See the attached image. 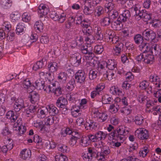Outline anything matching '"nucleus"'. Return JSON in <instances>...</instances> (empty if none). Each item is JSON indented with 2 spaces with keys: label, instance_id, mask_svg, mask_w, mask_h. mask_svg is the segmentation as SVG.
Wrapping results in <instances>:
<instances>
[{
  "label": "nucleus",
  "instance_id": "5fc2aeb1",
  "mask_svg": "<svg viewBox=\"0 0 161 161\" xmlns=\"http://www.w3.org/2000/svg\"><path fill=\"white\" fill-rule=\"evenodd\" d=\"M151 48V52L152 54H154L156 55L159 54L160 49L158 45L154 44L152 46Z\"/></svg>",
  "mask_w": 161,
  "mask_h": 161
},
{
  "label": "nucleus",
  "instance_id": "2f4dec72",
  "mask_svg": "<svg viewBox=\"0 0 161 161\" xmlns=\"http://www.w3.org/2000/svg\"><path fill=\"white\" fill-rule=\"evenodd\" d=\"M107 133L101 131H98L96 133V136L98 141L104 140L107 136Z\"/></svg>",
  "mask_w": 161,
  "mask_h": 161
},
{
  "label": "nucleus",
  "instance_id": "a19ab883",
  "mask_svg": "<svg viewBox=\"0 0 161 161\" xmlns=\"http://www.w3.org/2000/svg\"><path fill=\"white\" fill-rule=\"evenodd\" d=\"M123 46V44L118 43L116 45L114 48L113 53L116 55H118L120 53L121 51V48Z\"/></svg>",
  "mask_w": 161,
  "mask_h": 161
},
{
  "label": "nucleus",
  "instance_id": "ea45409f",
  "mask_svg": "<svg viewBox=\"0 0 161 161\" xmlns=\"http://www.w3.org/2000/svg\"><path fill=\"white\" fill-rule=\"evenodd\" d=\"M112 33L113 32L110 30H107L104 31L103 33V37L107 39L108 42L110 41L111 38H112Z\"/></svg>",
  "mask_w": 161,
  "mask_h": 161
},
{
  "label": "nucleus",
  "instance_id": "bb28decb",
  "mask_svg": "<svg viewBox=\"0 0 161 161\" xmlns=\"http://www.w3.org/2000/svg\"><path fill=\"white\" fill-rule=\"evenodd\" d=\"M48 114V109L46 107H43L38 110L37 113V117L38 118L42 119L45 117Z\"/></svg>",
  "mask_w": 161,
  "mask_h": 161
},
{
  "label": "nucleus",
  "instance_id": "20e7f679",
  "mask_svg": "<svg viewBox=\"0 0 161 161\" xmlns=\"http://www.w3.org/2000/svg\"><path fill=\"white\" fill-rule=\"evenodd\" d=\"M117 132L116 137L118 140L123 141L125 139V136L128 134L129 131L127 127L121 126L118 128Z\"/></svg>",
  "mask_w": 161,
  "mask_h": 161
},
{
  "label": "nucleus",
  "instance_id": "f03ea898",
  "mask_svg": "<svg viewBox=\"0 0 161 161\" xmlns=\"http://www.w3.org/2000/svg\"><path fill=\"white\" fill-rule=\"evenodd\" d=\"M50 16L54 21L63 23L66 20V14L64 12L60 14L58 12L52 11L50 14Z\"/></svg>",
  "mask_w": 161,
  "mask_h": 161
},
{
  "label": "nucleus",
  "instance_id": "4d7b16f0",
  "mask_svg": "<svg viewBox=\"0 0 161 161\" xmlns=\"http://www.w3.org/2000/svg\"><path fill=\"white\" fill-rule=\"evenodd\" d=\"M104 7L105 10L107 9L108 11L110 12L114 8V4L112 2H108L105 4Z\"/></svg>",
  "mask_w": 161,
  "mask_h": 161
},
{
  "label": "nucleus",
  "instance_id": "58836bf2",
  "mask_svg": "<svg viewBox=\"0 0 161 161\" xmlns=\"http://www.w3.org/2000/svg\"><path fill=\"white\" fill-rule=\"evenodd\" d=\"M25 28L24 23H19L17 26L16 29V34L18 35L21 34V33L24 31Z\"/></svg>",
  "mask_w": 161,
  "mask_h": 161
},
{
  "label": "nucleus",
  "instance_id": "49530a36",
  "mask_svg": "<svg viewBox=\"0 0 161 161\" xmlns=\"http://www.w3.org/2000/svg\"><path fill=\"white\" fill-rule=\"evenodd\" d=\"M81 57H76L71 59V63L75 66H78L81 63Z\"/></svg>",
  "mask_w": 161,
  "mask_h": 161
},
{
  "label": "nucleus",
  "instance_id": "c756f323",
  "mask_svg": "<svg viewBox=\"0 0 161 161\" xmlns=\"http://www.w3.org/2000/svg\"><path fill=\"white\" fill-rule=\"evenodd\" d=\"M119 108V105L116 104H111L110 105L109 108V112L112 114L117 113Z\"/></svg>",
  "mask_w": 161,
  "mask_h": 161
},
{
  "label": "nucleus",
  "instance_id": "f257e3e1",
  "mask_svg": "<svg viewBox=\"0 0 161 161\" xmlns=\"http://www.w3.org/2000/svg\"><path fill=\"white\" fill-rule=\"evenodd\" d=\"M91 115L92 117L96 118L101 122L105 121L108 118V115L106 112L100 113L98 109L95 108H92Z\"/></svg>",
  "mask_w": 161,
  "mask_h": 161
},
{
  "label": "nucleus",
  "instance_id": "aec40b11",
  "mask_svg": "<svg viewBox=\"0 0 161 161\" xmlns=\"http://www.w3.org/2000/svg\"><path fill=\"white\" fill-rule=\"evenodd\" d=\"M105 62L106 67L109 69L108 70H112L117 68V63L114 60L108 59Z\"/></svg>",
  "mask_w": 161,
  "mask_h": 161
},
{
  "label": "nucleus",
  "instance_id": "3c124183",
  "mask_svg": "<svg viewBox=\"0 0 161 161\" xmlns=\"http://www.w3.org/2000/svg\"><path fill=\"white\" fill-rule=\"evenodd\" d=\"M58 148L59 151L63 153H67L69 151V148L68 147L65 145L62 144H58Z\"/></svg>",
  "mask_w": 161,
  "mask_h": 161
},
{
  "label": "nucleus",
  "instance_id": "9d476101",
  "mask_svg": "<svg viewBox=\"0 0 161 161\" xmlns=\"http://www.w3.org/2000/svg\"><path fill=\"white\" fill-rule=\"evenodd\" d=\"M149 81L155 85L156 87L161 89V80L156 75H152L149 76Z\"/></svg>",
  "mask_w": 161,
  "mask_h": 161
},
{
  "label": "nucleus",
  "instance_id": "ddd939ff",
  "mask_svg": "<svg viewBox=\"0 0 161 161\" xmlns=\"http://www.w3.org/2000/svg\"><path fill=\"white\" fill-rule=\"evenodd\" d=\"M96 154V153L91 148H89L88 153H82V157L83 160L85 161H92V157Z\"/></svg>",
  "mask_w": 161,
  "mask_h": 161
},
{
  "label": "nucleus",
  "instance_id": "69168bd1",
  "mask_svg": "<svg viewBox=\"0 0 161 161\" xmlns=\"http://www.w3.org/2000/svg\"><path fill=\"white\" fill-rule=\"evenodd\" d=\"M31 85V83L30 80L28 79H26L24 80L22 85L25 89H27Z\"/></svg>",
  "mask_w": 161,
  "mask_h": 161
},
{
  "label": "nucleus",
  "instance_id": "5701e85b",
  "mask_svg": "<svg viewBox=\"0 0 161 161\" xmlns=\"http://www.w3.org/2000/svg\"><path fill=\"white\" fill-rule=\"evenodd\" d=\"M67 77V73L64 72H61L58 74L57 79L60 83L64 84L66 82Z\"/></svg>",
  "mask_w": 161,
  "mask_h": 161
},
{
  "label": "nucleus",
  "instance_id": "473e14b6",
  "mask_svg": "<svg viewBox=\"0 0 161 161\" xmlns=\"http://www.w3.org/2000/svg\"><path fill=\"white\" fill-rule=\"evenodd\" d=\"M31 155V151L30 150L24 149L20 153V156L21 158L24 159L30 157Z\"/></svg>",
  "mask_w": 161,
  "mask_h": 161
},
{
  "label": "nucleus",
  "instance_id": "f8f14e48",
  "mask_svg": "<svg viewBox=\"0 0 161 161\" xmlns=\"http://www.w3.org/2000/svg\"><path fill=\"white\" fill-rule=\"evenodd\" d=\"M98 100L101 102L103 104H110L113 100L112 97L108 94H105L103 95H99Z\"/></svg>",
  "mask_w": 161,
  "mask_h": 161
},
{
  "label": "nucleus",
  "instance_id": "774afa93",
  "mask_svg": "<svg viewBox=\"0 0 161 161\" xmlns=\"http://www.w3.org/2000/svg\"><path fill=\"white\" fill-rule=\"evenodd\" d=\"M56 144L54 142L48 141L45 143V145L47 148L48 149L54 148L56 146Z\"/></svg>",
  "mask_w": 161,
  "mask_h": 161
},
{
  "label": "nucleus",
  "instance_id": "423d86ee",
  "mask_svg": "<svg viewBox=\"0 0 161 161\" xmlns=\"http://www.w3.org/2000/svg\"><path fill=\"white\" fill-rule=\"evenodd\" d=\"M49 11L48 6L42 3L40 5L37 9L38 14L40 17H41L47 15Z\"/></svg>",
  "mask_w": 161,
  "mask_h": 161
},
{
  "label": "nucleus",
  "instance_id": "cd10ccee",
  "mask_svg": "<svg viewBox=\"0 0 161 161\" xmlns=\"http://www.w3.org/2000/svg\"><path fill=\"white\" fill-rule=\"evenodd\" d=\"M135 124L138 125H141L144 122L143 117L141 114H138L133 119Z\"/></svg>",
  "mask_w": 161,
  "mask_h": 161
},
{
  "label": "nucleus",
  "instance_id": "0eeeda50",
  "mask_svg": "<svg viewBox=\"0 0 161 161\" xmlns=\"http://www.w3.org/2000/svg\"><path fill=\"white\" fill-rule=\"evenodd\" d=\"M25 107V106L22 98L19 97L15 100L14 105V109L16 112H19L21 109Z\"/></svg>",
  "mask_w": 161,
  "mask_h": 161
},
{
  "label": "nucleus",
  "instance_id": "c9c22d12",
  "mask_svg": "<svg viewBox=\"0 0 161 161\" xmlns=\"http://www.w3.org/2000/svg\"><path fill=\"white\" fill-rule=\"evenodd\" d=\"M58 63L56 62L51 63L48 65V70L51 72L56 71L58 70Z\"/></svg>",
  "mask_w": 161,
  "mask_h": 161
},
{
  "label": "nucleus",
  "instance_id": "37998d69",
  "mask_svg": "<svg viewBox=\"0 0 161 161\" xmlns=\"http://www.w3.org/2000/svg\"><path fill=\"white\" fill-rule=\"evenodd\" d=\"M36 86L38 89L41 90L43 89L44 91V89L45 88L46 86L45 85V81H44L36 80L35 83Z\"/></svg>",
  "mask_w": 161,
  "mask_h": 161
},
{
  "label": "nucleus",
  "instance_id": "393cba45",
  "mask_svg": "<svg viewBox=\"0 0 161 161\" xmlns=\"http://www.w3.org/2000/svg\"><path fill=\"white\" fill-rule=\"evenodd\" d=\"M67 101L66 99L63 97H60L57 101L56 105L58 107H59L60 108L65 107L67 104Z\"/></svg>",
  "mask_w": 161,
  "mask_h": 161
},
{
  "label": "nucleus",
  "instance_id": "a18cd8bd",
  "mask_svg": "<svg viewBox=\"0 0 161 161\" xmlns=\"http://www.w3.org/2000/svg\"><path fill=\"white\" fill-rule=\"evenodd\" d=\"M0 3L2 7L5 9L9 8L12 5V2L10 0H2Z\"/></svg>",
  "mask_w": 161,
  "mask_h": 161
},
{
  "label": "nucleus",
  "instance_id": "2eb2a0df",
  "mask_svg": "<svg viewBox=\"0 0 161 161\" xmlns=\"http://www.w3.org/2000/svg\"><path fill=\"white\" fill-rule=\"evenodd\" d=\"M139 17L140 18H142L143 20L145 21H147L150 19H154V18L155 17L153 16V14L150 13L149 12L145 11L142 12L141 14H140Z\"/></svg>",
  "mask_w": 161,
  "mask_h": 161
},
{
  "label": "nucleus",
  "instance_id": "4468645a",
  "mask_svg": "<svg viewBox=\"0 0 161 161\" xmlns=\"http://www.w3.org/2000/svg\"><path fill=\"white\" fill-rule=\"evenodd\" d=\"M80 109L81 108L78 105H74L72 106L71 109L72 115L74 117H77L80 116L81 113Z\"/></svg>",
  "mask_w": 161,
  "mask_h": 161
},
{
  "label": "nucleus",
  "instance_id": "864d4df0",
  "mask_svg": "<svg viewBox=\"0 0 161 161\" xmlns=\"http://www.w3.org/2000/svg\"><path fill=\"white\" fill-rule=\"evenodd\" d=\"M55 159L56 161H68L67 157L62 154L56 155Z\"/></svg>",
  "mask_w": 161,
  "mask_h": 161
},
{
  "label": "nucleus",
  "instance_id": "79ce46f5",
  "mask_svg": "<svg viewBox=\"0 0 161 161\" xmlns=\"http://www.w3.org/2000/svg\"><path fill=\"white\" fill-rule=\"evenodd\" d=\"M44 65V63L43 60H41L37 61L33 67L32 69L33 70L36 71L37 70L42 68Z\"/></svg>",
  "mask_w": 161,
  "mask_h": 161
},
{
  "label": "nucleus",
  "instance_id": "6e6552de",
  "mask_svg": "<svg viewBox=\"0 0 161 161\" xmlns=\"http://www.w3.org/2000/svg\"><path fill=\"white\" fill-rule=\"evenodd\" d=\"M143 37L144 39L148 41L152 40L156 36V34L152 30L147 29L145 30L142 33Z\"/></svg>",
  "mask_w": 161,
  "mask_h": 161
},
{
  "label": "nucleus",
  "instance_id": "c85d7f7f",
  "mask_svg": "<svg viewBox=\"0 0 161 161\" xmlns=\"http://www.w3.org/2000/svg\"><path fill=\"white\" fill-rule=\"evenodd\" d=\"M44 27L43 24L41 21H36L34 24V28L37 33L42 32Z\"/></svg>",
  "mask_w": 161,
  "mask_h": 161
},
{
  "label": "nucleus",
  "instance_id": "7ed1b4c3",
  "mask_svg": "<svg viewBox=\"0 0 161 161\" xmlns=\"http://www.w3.org/2000/svg\"><path fill=\"white\" fill-rule=\"evenodd\" d=\"M135 135L141 140H146L149 136V133L145 128H139L135 131Z\"/></svg>",
  "mask_w": 161,
  "mask_h": 161
},
{
  "label": "nucleus",
  "instance_id": "603ef678",
  "mask_svg": "<svg viewBox=\"0 0 161 161\" xmlns=\"http://www.w3.org/2000/svg\"><path fill=\"white\" fill-rule=\"evenodd\" d=\"M101 25L103 26H107L109 25L111 23L110 18L108 17H104L102 18L100 20Z\"/></svg>",
  "mask_w": 161,
  "mask_h": 161
},
{
  "label": "nucleus",
  "instance_id": "e2e57ef3",
  "mask_svg": "<svg viewBox=\"0 0 161 161\" xmlns=\"http://www.w3.org/2000/svg\"><path fill=\"white\" fill-rule=\"evenodd\" d=\"M148 82L146 80H143L140 83L139 87L141 89L145 90L148 87Z\"/></svg>",
  "mask_w": 161,
  "mask_h": 161
},
{
  "label": "nucleus",
  "instance_id": "8fccbe9b",
  "mask_svg": "<svg viewBox=\"0 0 161 161\" xmlns=\"http://www.w3.org/2000/svg\"><path fill=\"white\" fill-rule=\"evenodd\" d=\"M21 15L18 12L12 13L10 14V17L13 22L18 21L20 19Z\"/></svg>",
  "mask_w": 161,
  "mask_h": 161
},
{
  "label": "nucleus",
  "instance_id": "4c0bfd02",
  "mask_svg": "<svg viewBox=\"0 0 161 161\" xmlns=\"http://www.w3.org/2000/svg\"><path fill=\"white\" fill-rule=\"evenodd\" d=\"M1 28L6 33H8L11 29V25L9 22L5 21L2 25Z\"/></svg>",
  "mask_w": 161,
  "mask_h": 161
},
{
  "label": "nucleus",
  "instance_id": "9b49d317",
  "mask_svg": "<svg viewBox=\"0 0 161 161\" xmlns=\"http://www.w3.org/2000/svg\"><path fill=\"white\" fill-rule=\"evenodd\" d=\"M75 78L77 82L82 83L85 80L86 75L82 70H79L75 74Z\"/></svg>",
  "mask_w": 161,
  "mask_h": 161
},
{
  "label": "nucleus",
  "instance_id": "f704fd0d",
  "mask_svg": "<svg viewBox=\"0 0 161 161\" xmlns=\"http://www.w3.org/2000/svg\"><path fill=\"white\" fill-rule=\"evenodd\" d=\"M90 142L89 137L87 136H82L81 138L80 142L81 145L85 147L88 146Z\"/></svg>",
  "mask_w": 161,
  "mask_h": 161
},
{
  "label": "nucleus",
  "instance_id": "09e8293b",
  "mask_svg": "<svg viewBox=\"0 0 161 161\" xmlns=\"http://www.w3.org/2000/svg\"><path fill=\"white\" fill-rule=\"evenodd\" d=\"M149 151L147 147H144L141 149L139 152V155L140 157L142 158L145 157L147 155Z\"/></svg>",
  "mask_w": 161,
  "mask_h": 161
},
{
  "label": "nucleus",
  "instance_id": "13d9d810",
  "mask_svg": "<svg viewBox=\"0 0 161 161\" xmlns=\"http://www.w3.org/2000/svg\"><path fill=\"white\" fill-rule=\"evenodd\" d=\"M4 143L5 145L8 147L9 150L13 148V140L12 139H7L4 141Z\"/></svg>",
  "mask_w": 161,
  "mask_h": 161
},
{
  "label": "nucleus",
  "instance_id": "b1692460",
  "mask_svg": "<svg viewBox=\"0 0 161 161\" xmlns=\"http://www.w3.org/2000/svg\"><path fill=\"white\" fill-rule=\"evenodd\" d=\"M29 97L31 99V102L32 103L37 102L39 100V95L35 91H32L29 94Z\"/></svg>",
  "mask_w": 161,
  "mask_h": 161
},
{
  "label": "nucleus",
  "instance_id": "bf43d9fd",
  "mask_svg": "<svg viewBox=\"0 0 161 161\" xmlns=\"http://www.w3.org/2000/svg\"><path fill=\"white\" fill-rule=\"evenodd\" d=\"M33 125L36 128H41V130L44 128V126L43 125L42 121L39 120L34 121Z\"/></svg>",
  "mask_w": 161,
  "mask_h": 161
},
{
  "label": "nucleus",
  "instance_id": "6ab92c4d",
  "mask_svg": "<svg viewBox=\"0 0 161 161\" xmlns=\"http://www.w3.org/2000/svg\"><path fill=\"white\" fill-rule=\"evenodd\" d=\"M85 126L87 130H95L97 128V124L92 120H89L85 124Z\"/></svg>",
  "mask_w": 161,
  "mask_h": 161
},
{
  "label": "nucleus",
  "instance_id": "4be33fe9",
  "mask_svg": "<svg viewBox=\"0 0 161 161\" xmlns=\"http://www.w3.org/2000/svg\"><path fill=\"white\" fill-rule=\"evenodd\" d=\"M122 22V21L119 20L118 18L117 20L113 21L111 22L112 27L116 30H120L122 27V24L121 23Z\"/></svg>",
  "mask_w": 161,
  "mask_h": 161
},
{
  "label": "nucleus",
  "instance_id": "f3484780",
  "mask_svg": "<svg viewBox=\"0 0 161 161\" xmlns=\"http://www.w3.org/2000/svg\"><path fill=\"white\" fill-rule=\"evenodd\" d=\"M144 62L147 64H152L154 60L153 55L150 54L149 52H145Z\"/></svg>",
  "mask_w": 161,
  "mask_h": 161
},
{
  "label": "nucleus",
  "instance_id": "7c9ffc66",
  "mask_svg": "<svg viewBox=\"0 0 161 161\" xmlns=\"http://www.w3.org/2000/svg\"><path fill=\"white\" fill-rule=\"evenodd\" d=\"M46 108L48 109V112L51 115H54L58 113V110L56 107L54 106L53 104L47 105Z\"/></svg>",
  "mask_w": 161,
  "mask_h": 161
},
{
  "label": "nucleus",
  "instance_id": "a878e982",
  "mask_svg": "<svg viewBox=\"0 0 161 161\" xmlns=\"http://www.w3.org/2000/svg\"><path fill=\"white\" fill-rule=\"evenodd\" d=\"M104 11L105 9L103 7L98 6L95 8L94 15L95 17H99L104 13Z\"/></svg>",
  "mask_w": 161,
  "mask_h": 161
},
{
  "label": "nucleus",
  "instance_id": "72a5a7b5",
  "mask_svg": "<svg viewBox=\"0 0 161 161\" xmlns=\"http://www.w3.org/2000/svg\"><path fill=\"white\" fill-rule=\"evenodd\" d=\"M104 78L108 80H110L115 78L114 73L113 70H108L106 73L103 74Z\"/></svg>",
  "mask_w": 161,
  "mask_h": 161
},
{
  "label": "nucleus",
  "instance_id": "1a4fd4ad",
  "mask_svg": "<svg viewBox=\"0 0 161 161\" xmlns=\"http://www.w3.org/2000/svg\"><path fill=\"white\" fill-rule=\"evenodd\" d=\"M80 48L83 53L88 55V56H86L87 57H92L94 55L92 52V47L90 45H88V46H86V44L82 45L81 46Z\"/></svg>",
  "mask_w": 161,
  "mask_h": 161
},
{
  "label": "nucleus",
  "instance_id": "e433bc0d",
  "mask_svg": "<svg viewBox=\"0 0 161 161\" xmlns=\"http://www.w3.org/2000/svg\"><path fill=\"white\" fill-rule=\"evenodd\" d=\"M77 96L76 93L69 92L67 94L66 97L67 100L70 103H74L76 101Z\"/></svg>",
  "mask_w": 161,
  "mask_h": 161
},
{
  "label": "nucleus",
  "instance_id": "0e129e2a",
  "mask_svg": "<svg viewBox=\"0 0 161 161\" xmlns=\"http://www.w3.org/2000/svg\"><path fill=\"white\" fill-rule=\"evenodd\" d=\"M109 144L111 147L114 148L118 147L120 146L121 145V143L115 139L112 140V141L110 142Z\"/></svg>",
  "mask_w": 161,
  "mask_h": 161
},
{
  "label": "nucleus",
  "instance_id": "412c9836",
  "mask_svg": "<svg viewBox=\"0 0 161 161\" xmlns=\"http://www.w3.org/2000/svg\"><path fill=\"white\" fill-rule=\"evenodd\" d=\"M130 16L129 11L126 9L124 10L121 14L120 15L119 17V20L122 21L123 22L126 21Z\"/></svg>",
  "mask_w": 161,
  "mask_h": 161
},
{
  "label": "nucleus",
  "instance_id": "052dcab7",
  "mask_svg": "<svg viewBox=\"0 0 161 161\" xmlns=\"http://www.w3.org/2000/svg\"><path fill=\"white\" fill-rule=\"evenodd\" d=\"M133 8L134 10L135 11L136 15L139 16L140 14L142 12L140 5L138 4H136Z\"/></svg>",
  "mask_w": 161,
  "mask_h": 161
},
{
  "label": "nucleus",
  "instance_id": "338daca9",
  "mask_svg": "<svg viewBox=\"0 0 161 161\" xmlns=\"http://www.w3.org/2000/svg\"><path fill=\"white\" fill-rule=\"evenodd\" d=\"M148 89L151 91V92L153 93V96L157 98H158L161 96V89L159 88V89L157 91H154L153 92L151 91L152 88L151 87H149Z\"/></svg>",
  "mask_w": 161,
  "mask_h": 161
},
{
  "label": "nucleus",
  "instance_id": "dca6fc26",
  "mask_svg": "<svg viewBox=\"0 0 161 161\" xmlns=\"http://www.w3.org/2000/svg\"><path fill=\"white\" fill-rule=\"evenodd\" d=\"M6 116L7 118L9 119L12 122H16V120L19 118L18 117L17 114H15L14 111L11 110L7 113Z\"/></svg>",
  "mask_w": 161,
  "mask_h": 161
},
{
  "label": "nucleus",
  "instance_id": "39448f33",
  "mask_svg": "<svg viewBox=\"0 0 161 161\" xmlns=\"http://www.w3.org/2000/svg\"><path fill=\"white\" fill-rule=\"evenodd\" d=\"M46 84L44 91L47 93L53 92L56 86V84L52 78H47L46 80Z\"/></svg>",
  "mask_w": 161,
  "mask_h": 161
},
{
  "label": "nucleus",
  "instance_id": "680f3d73",
  "mask_svg": "<svg viewBox=\"0 0 161 161\" xmlns=\"http://www.w3.org/2000/svg\"><path fill=\"white\" fill-rule=\"evenodd\" d=\"M93 12L91 6L88 7L85 5L83 9V12L86 15H90Z\"/></svg>",
  "mask_w": 161,
  "mask_h": 161
},
{
  "label": "nucleus",
  "instance_id": "de8ad7c7",
  "mask_svg": "<svg viewBox=\"0 0 161 161\" xmlns=\"http://www.w3.org/2000/svg\"><path fill=\"white\" fill-rule=\"evenodd\" d=\"M68 21L65 23V27L67 29H69L72 26V24L74 22L75 18L73 16L69 17Z\"/></svg>",
  "mask_w": 161,
  "mask_h": 161
},
{
  "label": "nucleus",
  "instance_id": "c03bdc74",
  "mask_svg": "<svg viewBox=\"0 0 161 161\" xmlns=\"http://www.w3.org/2000/svg\"><path fill=\"white\" fill-rule=\"evenodd\" d=\"M120 113L122 114L128 115L131 112V108L130 106H128L123 108L120 109Z\"/></svg>",
  "mask_w": 161,
  "mask_h": 161
},
{
  "label": "nucleus",
  "instance_id": "6e6d98bb",
  "mask_svg": "<svg viewBox=\"0 0 161 161\" xmlns=\"http://www.w3.org/2000/svg\"><path fill=\"white\" fill-rule=\"evenodd\" d=\"M31 18L30 14L27 12L24 13L22 16V20L25 22H29L31 19Z\"/></svg>",
  "mask_w": 161,
  "mask_h": 161
},
{
  "label": "nucleus",
  "instance_id": "a211bd4d",
  "mask_svg": "<svg viewBox=\"0 0 161 161\" xmlns=\"http://www.w3.org/2000/svg\"><path fill=\"white\" fill-rule=\"evenodd\" d=\"M110 92L113 95H118L119 97H121L123 95V93L120 88L115 86H112L110 88Z\"/></svg>",
  "mask_w": 161,
  "mask_h": 161
}]
</instances>
